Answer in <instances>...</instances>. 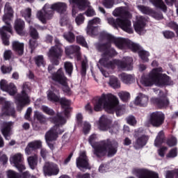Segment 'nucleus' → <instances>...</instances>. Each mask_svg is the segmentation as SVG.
Here are the masks:
<instances>
[{
  "label": "nucleus",
  "mask_w": 178,
  "mask_h": 178,
  "mask_svg": "<svg viewBox=\"0 0 178 178\" xmlns=\"http://www.w3.org/2000/svg\"><path fill=\"white\" fill-rule=\"evenodd\" d=\"M119 78L122 81V83H124V84H127V86L134 83V76H133L131 74L122 73L119 75Z\"/></svg>",
  "instance_id": "31"
},
{
  "label": "nucleus",
  "mask_w": 178,
  "mask_h": 178,
  "mask_svg": "<svg viewBox=\"0 0 178 178\" xmlns=\"http://www.w3.org/2000/svg\"><path fill=\"white\" fill-rule=\"evenodd\" d=\"M165 140V134L163 131H161L158 133V135L154 140V145L155 147H159Z\"/></svg>",
  "instance_id": "40"
},
{
  "label": "nucleus",
  "mask_w": 178,
  "mask_h": 178,
  "mask_svg": "<svg viewBox=\"0 0 178 178\" xmlns=\"http://www.w3.org/2000/svg\"><path fill=\"white\" fill-rule=\"evenodd\" d=\"M133 172L139 178H159L158 173L146 169H134Z\"/></svg>",
  "instance_id": "21"
},
{
  "label": "nucleus",
  "mask_w": 178,
  "mask_h": 178,
  "mask_svg": "<svg viewBox=\"0 0 178 178\" xmlns=\"http://www.w3.org/2000/svg\"><path fill=\"white\" fill-rule=\"evenodd\" d=\"M55 90H49L47 92V98L49 101H52L53 102H59V100L60 99L59 98V96L58 95H56L55 92H54Z\"/></svg>",
  "instance_id": "42"
},
{
  "label": "nucleus",
  "mask_w": 178,
  "mask_h": 178,
  "mask_svg": "<svg viewBox=\"0 0 178 178\" xmlns=\"http://www.w3.org/2000/svg\"><path fill=\"white\" fill-rule=\"evenodd\" d=\"M58 102H60L62 108L64 109V113L65 116H67L70 111H72V108H70V102L65 98H61L59 99Z\"/></svg>",
  "instance_id": "29"
},
{
  "label": "nucleus",
  "mask_w": 178,
  "mask_h": 178,
  "mask_svg": "<svg viewBox=\"0 0 178 178\" xmlns=\"http://www.w3.org/2000/svg\"><path fill=\"white\" fill-rule=\"evenodd\" d=\"M134 27L138 34L145 33V18L141 16L136 17V22L134 23Z\"/></svg>",
  "instance_id": "22"
},
{
  "label": "nucleus",
  "mask_w": 178,
  "mask_h": 178,
  "mask_svg": "<svg viewBox=\"0 0 178 178\" xmlns=\"http://www.w3.org/2000/svg\"><path fill=\"white\" fill-rule=\"evenodd\" d=\"M69 2L70 5H76L79 10H84L88 8L87 10L85 12V15L88 17L95 16V10L90 6L88 0H69Z\"/></svg>",
  "instance_id": "10"
},
{
  "label": "nucleus",
  "mask_w": 178,
  "mask_h": 178,
  "mask_svg": "<svg viewBox=\"0 0 178 178\" xmlns=\"http://www.w3.org/2000/svg\"><path fill=\"white\" fill-rule=\"evenodd\" d=\"M90 130H91V124H90L88 122H85L83 124L84 134H88V133H90Z\"/></svg>",
  "instance_id": "59"
},
{
  "label": "nucleus",
  "mask_w": 178,
  "mask_h": 178,
  "mask_svg": "<svg viewBox=\"0 0 178 178\" xmlns=\"http://www.w3.org/2000/svg\"><path fill=\"white\" fill-rule=\"evenodd\" d=\"M1 70L3 74H7L8 73H10V72H12V67L2 65Z\"/></svg>",
  "instance_id": "60"
},
{
  "label": "nucleus",
  "mask_w": 178,
  "mask_h": 178,
  "mask_svg": "<svg viewBox=\"0 0 178 178\" xmlns=\"http://www.w3.org/2000/svg\"><path fill=\"white\" fill-rule=\"evenodd\" d=\"M22 16L24 17V19L28 22L29 24H31V21L30 19L31 18V8H27L21 11Z\"/></svg>",
  "instance_id": "41"
},
{
  "label": "nucleus",
  "mask_w": 178,
  "mask_h": 178,
  "mask_svg": "<svg viewBox=\"0 0 178 178\" xmlns=\"http://www.w3.org/2000/svg\"><path fill=\"white\" fill-rule=\"evenodd\" d=\"M15 29L19 35H24V21L17 19L15 23Z\"/></svg>",
  "instance_id": "32"
},
{
  "label": "nucleus",
  "mask_w": 178,
  "mask_h": 178,
  "mask_svg": "<svg viewBox=\"0 0 178 178\" xmlns=\"http://www.w3.org/2000/svg\"><path fill=\"white\" fill-rule=\"evenodd\" d=\"M177 156V149H172L168 154L167 158H175Z\"/></svg>",
  "instance_id": "61"
},
{
  "label": "nucleus",
  "mask_w": 178,
  "mask_h": 178,
  "mask_svg": "<svg viewBox=\"0 0 178 178\" xmlns=\"http://www.w3.org/2000/svg\"><path fill=\"white\" fill-rule=\"evenodd\" d=\"M33 119L40 123H47V117H45L41 112L37 111H34Z\"/></svg>",
  "instance_id": "38"
},
{
  "label": "nucleus",
  "mask_w": 178,
  "mask_h": 178,
  "mask_svg": "<svg viewBox=\"0 0 178 178\" xmlns=\"http://www.w3.org/2000/svg\"><path fill=\"white\" fill-rule=\"evenodd\" d=\"M50 8L53 12L56 10L58 13H63V12H66L67 6L65 3H57L50 6Z\"/></svg>",
  "instance_id": "30"
},
{
  "label": "nucleus",
  "mask_w": 178,
  "mask_h": 178,
  "mask_svg": "<svg viewBox=\"0 0 178 178\" xmlns=\"http://www.w3.org/2000/svg\"><path fill=\"white\" fill-rule=\"evenodd\" d=\"M149 2L156 8H159V9H161L163 12H166V5H165V3H163L162 0H149Z\"/></svg>",
  "instance_id": "39"
},
{
  "label": "nucleus",
  "mask_w": 178,
  "mask_h": 178,
  "mask_svg": "<svg viewBox=\"0 0 178 178\" xmlns=\"http://www.w3.org/2000/svg\"><path fill=\"white\" fill-rule=\"evenodd\" d=\"M13 16V10L9 3H6L4 8V15L3 16V22L6 23L7 26H3L0 29V34L1 35V40L4 45H9V36L6 35L5 31L12 33V26H10V20Z\"/></svg>",
  "instance_id": "5"
},
{
  "label": "nucleus",
  "mask_w": 178,
  "mask_h": 178,
  "mask_svg": "<svg viewBox=\"0 0 178 178\" xmlns=\"http://www.w3.org/2000/svg\"><path fill=\"white\" fill-rule=\"evenodd\" d=\"M148 96L139 93L135 99V104L140 106H145L148 104Z\"/></svg>",
  "instance_id": "28"
},
{
  "label": "nucleus",
  "mask_w": 178,
  "mask_h": 178,
  "mask_svg": "<svg viewBox=\"0 0 178 178\" xmlns=\"http://www.w3.org/2000/svg\"><path fill=\"white\" fill-rule=\"evenodd\" d=\"M99 63L102 66L108 69H114L115 66H118L120 69L124 70H133V58L131 57H125L122 59V61L118 60L111 61L103 58L99 60Z\"/></svg>",
  "instance_id": "6"
},
{
  "label": "nucleus",
  "mask_w": 178,
  "mask_h": 178,
  "mask_svg": "<svg viewBox=\"0 0 178 178\" xmlns=\"http://www.w3.org/2000/svg\"><path fill=\"white\" fill-rule=\"evenodd\" d=\"M63 38L66 40L68 42H74L75 37L74 33H72L71 31L65 33L63 34Z\"/></svg>",
  "instance_id": "47"
},
{
  "label": "nucleus",
  "mask_w": 178,
  "mask_h": 178,
  "mask_svg": "<svg viewBox=\"0 0 178 178\" xmlns=\"http://www.w3.org/2000/svg\"><path fill=\"white\" fill-rule=\"evenodd\" d=\"M127 122L128 124H131V126H134V124H136L137 123V121H136V118L134 116H129L127 118Z\"/></svg>",
  "instance_id": "62"
},
{
  "label": "nucleus",
  "mask_w": 178,
  "mask_h": 178,
  "mask_svg": "<svg viewBox=\"0 0 178 178\" xmlns=\"http://www.w3.org/2000/svg\"><path fill=\"white\" fill-rule=\"evenodd\" d=\"M165 120V115H163L161 112H154L150 115V118L149 122L154 126V127H159L162 123H163V120Z\"/></svg>",
  "instance_id": "20"
},
{
  "label": "nucleus",
  "mask_w": 178,
  "mask_h": 178,
  "mask_svg": "<svg viewBox=\"0 0 178 178\" xmlns=\"http://www.w3.org/2000/svg\"><path fill=\"white\" fill-rule=\"evenodd\" d=\"M104 37L105 40H108L110 42H114L120 49H124V48H129L132 51H138L140 49V44L131 42V40L122 38H115L109 33H105Z\"/></svg>",
  "instance_id": "7"
},
{
  "label": "nucleus",
  "mask_w": 178,
  "mask_h": 178,
  "mask_svg": "<svg viewBox=\"0 0 178 178\" xmlns=\"http://www.w3.org/2000/svg\"><path fill=\"white\" fill-rule=\"evenodd\" d=\"M35 62L37 66H42L44 65V56H38L35 58Z\"/></svg>",
  "instance_id": "56"
},
{
  "label": "nucleus",
  "mask_w": 178,
  "mask_h": 178,
  "mask_svg": "<svg viewBox=\"0 0 178 178\" xmlns=\"http://www.w3.org/2000/svg\"><path fill=\"white\" fill-rule=\"evenodd\" d=\"M67 23H69V19H67V17H64L61 18L60 19L61 26H67L69 30L72 31V30H73V25Z\"/></svg>",
  "instance_id": "51"
},
{
  "label": "nucleus",
  "mask_w": 178,
  "mask_h": 178,
  "mask_svg": "<svg viewBox=\"0 0 178 178\" xmlns=\"http://www.w3.org/2000/svg\"><path fill=\"white\" fill-rule=\"evenodd\" d=\"M163 37L165 38H167L168 40L170 38H173V37H175V33L170 31H163Z\"/></svg>",
  "instance_id": "57"
},
{
  "label": "nucleus",
  "mask_w": 178,
  "mask_h": 178,
  "mask_svg": "<svg viewBox=\"0 0 178 178\" xmlns=\"http://www.w3.org/2000/svg\"><path fill=\"white\" fill-rule=\"evenodd\" d=\"M76 166L81 170L88 168V161L87 160V156H86V152H80L79 156L76 159Z\"/></svg>",
  "instance_id": "25"
},
{
  "label": "nucleus",
  "mask_w": 178,
  "mask_h": 178,
  "mask_svg": "<svg viewBox=\"0 0 178 178\" xmlns=\"http://www.w3.org/2000/svg\"><path fill=\"white\" fill-rule=\"evenodd\" d=\"M6 175L8 178H20L19 174L12 170H8Z\"/></svg>",
  "instance_id": "55"
},
{
  "label": "nucleus",
  "mask_w": 178,
  "mask_h": 178,
  "mask_svg": "<svg viewBox=\"0 0 178 178\" xmlns=\"http://www.w3.org/2000/svg\"><path fill=\"white\" fill-rule=\"evenodd\" d=\"M138 8L142 12V13H144L145 15H148V13L151 12L149 8L144 6H138Z\"/></svg>",
  "instance_id": "58"
},
{
  "label": "nucleus",
  "mask_w": 178,
  "mask_h": 178,
  "mask_svg": "<svg viewBox=\"0 0 178 178\" xmlns=\"http://www.w3.org/2000/svg\"><path fill=\"white\" fill-rule=\"evenodd\" d=\"M76 42H78V44H80L81 45H82V47H85V48L88 47V46L87 44V42H86V39L84 38V37H83L81 35H79L76 37Z\"/></svg>",
  "instance_id": "53"
},
{
  "label": "nucleus",
  "mask_w": 178,
  "mask_h": 178,
  "mask_svg": "<svg viewBox=\"0 0 178 178\" xmlns=\"http://www.w3.org/2000/svg\"><path fill=\"white\" fill-rule=\"evenodd\" d=\"M52 80L59 83L63 86V91L65 92L67 95H70V88L67 86V83L66 82V77H65V74L62 71V69H59L56 73L53 74L51 76Z\"/></svg>",
  "instance_id": "12"
},
{
  "label": "nucleus",
  "mask_w": 178,
  "mask_h": 178,
  "mask_svg": "<svg viewBox=\"0 0 178 178\" xmlns=\"http://www.w3.org/2000/svg\"><path fill=\"white\" fill-rule=\"evenodd\" d=\"M86 21V17L84 14L80 13L75 17V23L76 26H81L83 24L84 22Z\"/></svg>",
  "instance_id": "46"
},
{
  "label": "nucleus",
  "mask_w": 178,
  "mask_h": 178,
  "mask_svg": "<svg viewBox=\"0 0 178 178\" xmlns=\"http://www.w3.org/2000/svg\"><path fill=\"white\" fill-rule=\"evenodd\" d=\"M14 124L15 122L12 121L3 123V129H1V133L5 137L6 140H10V131H12V129H13Z\"/></svg>",
  "instance_id": "26"
},
{
  "label": "nucleus",
  "mask_w": 178,
  "mask_h": 178,
  "mask_svg": "<svg viewBox=\"0 0 178 178\" xmlns=\"http://www.w3.org/2000/svg\"><path fill=\"white\" fill-rule=\"evenodd\" d=\"M44 176H56L59 174V167L58 165L51 162H46L43 167Z\"/></svg>",
  "instance_id": "19"
},
{
  "label": "nucleus",
  "mask_w": 178,
  "mask_h": 178,
  "mask_svg": "<svg viewBox=\"0 0 178 178\" xmlns=\"http://www.w3.org/2000/svg\"><path fill=\"white\" fill-rule=\"evenodd\" d=\"M41 111H42L44 113H46V115H49V116H54V115H55V111H54V109L47 106H42L41 107Z\"/></svg>",
  "instance_id": "49"
},
{
  "label": "nucleus",
  "mask_w": 178,
  "mask_h": 178,
  "mask_svg": "<svg viewBox=\"0 0 178 178\" xmlns=\"http://www.w3.org/2000/svg\"><path fill=\"white\" fill-rule=\"evenodd\" d=\"M0 102H3V108L1 109V113L0 116L3 118L5 116H13L15 117V108L12 107L10 102H6L5 98L0 97Z\"/></svg>",
  "instance_id": "18"
},
{
  "label": "nucleus",
  "mask_w": 178,
  "mask_h": 178,
  "mask_svg": "<svg viewBox=\"0 0 178 178\" xmlns=\"http://www.w3.org/2000/svg\"><path fill=\"white\" fill-rule=\"evenodd\" d=\"M163 73L162 67L154 68L146 77H142L140 83L145 87H151L154 84L156 86H172L173 82L170 81V78Z\"/></svg>",
  "instance_id": "2"
},
{
  "label": "nucleus",
  "mask_w": 178,
  "mask_h": 178,
  "mask_svg": "<svg viewBox=\"0 0 178 178\" xmlns=\"http://www.w3.org/2000/svg\"><path fill=\"white\" fill-rule=\"evenodd\" d=\"M99 51H104V56H113L116 55L115 49L111 48V44H103L100 47H98Z\"/></svg>",
  "instance_id": "27"
},
{
  "label": "nucleus",
  "mask_w": 178,
  "mask_h": 178,
  "mask_svg": "<svg viewBox=\"0 0 178 178\" xmlns=\"http://www.w3.org/2000/svg\"><path fill=\"white\" fill-rule=\"evenodd\" d=\"M167 144L169 147H175L177 144V139L176 138H172L167 141Z\"/></svg>",
  "instance_id": "63"
},
{
  "label": "nucleus",
  "mask_w": 178,
  "mask_h": 178,
  "mask_svg": "<svg viewBox=\"0 0 178 178\" xmlns=\"http://www.w3.org/2000/svg\"><path fill=\"white\" fill-rule=\"evenodd\" d=\"M62 54H63V50H62V48L58 45H56L50 48L49 52L47 53V56L49 58L53 65H59V59H60Z\"/></svg>",
  "instance_id": "14"
},
{
  "label": "nucleus",
  "mask_w": 178,
  "mask_h": 178,
  "mask_svg": "<svg viewBox=\"0 0 178 178\" xmlns=\"http://www.w3.org/2000/svg\"><path fill=\"white\" fill-rule=\"evenodd\" d=\"M49 119L51 123H54L56 125L51 127L44 135L46 143H48L55 141L58 138V136L65 131L63 129H59V126H63L66 124V119L62 117V113H58L56 117Z\"/></svg>",
  "instance_id": "4"
},
{
  "label": "nucleus",
  "mask_w": 178,
  "mask_h": 178,
  "mask_svg": "<svg viewBox=\"0 0 178 178\" xmlns=\"http://www.w3.org/2000/svg\"><path fill=\"white\" fill-rule=\"evenodd\" d=\"M24 161V157L22 153H17L13 154L10 157V162L11 165H13L18 169L19 172H23V170H26V166L23 164V161Z\"/></svg>",
  "instance_id": "15"
},
{
  "label": "nucleus",
  "mask_w": 178,
  "mask_h": 178,
  "mask_svg": "<svg viewBox=\"0 0 178 178\" xmlns=\"http://www.w3.org/2000/svg\"><path fill=\"white\" fill-rule=\"evenodd\" d=\"M27 162L29 168L34 170L35 168H37V165H38V156L37 154H34L33 156H30L27 158Z\"/></svg>",
  "instance_id": "35"
},
{
  "label": "nucleus",
  "mask_w": 178,
  "mask_h": 178,
  "mask_svg": "<svg viewBox=\"0 0 178 178\" xmlns=\"http://www.w3.org/2000/svg\"><path fill=\"white\" fill-rule=\"evenodd\" d=\"M29 29L31 37H32L33 40H38V38H40V35H38V32L37 31V30H35V28L33 27V22H31V24H29Z\"/></svg>",
  "instance_id": "43"
},
{
  "label": "nucleus",
  "mask_w": 178,
  "mask_h": 178,
  "mask_svg": "<svg viewBox=\"0 0 178 178\" xmlns=\"http://www.w3.org/2000/svg\"><path fill=\"white\" fill-rule=\"evenodd\" d=\"M118 95L123 102H127L130 99V93L128 92L121 91L118 92Z\"/></svg>",
  "instance_id": "45"
},
{
  "label": "nucleus",
  "mask_w": 178,
  "mask_h": 178,
  "mask_svg": "<svg viewBox=\"0 0 178 178\" xmlns=\"http://www.w3.org/2000/svg\"><path fill=\"white\" fill-rule=\"evenodd\" d=\"M0 162L6 163L8 162V156L3 152H0Z\"/></svg>",
  "instance_id": "64"
},
{
  "label": "nucleus",
  "mask_w": 178,
  "mask_h": 178,
  "mask_svg": "<svg viewBox=\"0 0 178 178\" xmlns=\"http://www.w3.org/2000/svg\"><path fill=\"white\" fill-rule=\"evenodd\" d=\"M109 84L113 88H120V82H119L118 78L115 76H111L110 78Z\"/></svg>",
  "instance_id": "44"
},
{
  "label": "nucleus",
  "mask_w": 178,
  "mask_h": 178,
  "mask_svg": "<svg viewBox=\"0 0 178 178\" xmlns=\"http://www.w3.org/2000/svg\"><path fill=\"white\" fill-rule=\"evenodd\" d=\"M155 94L159 95V99L156 97H152L150 101L152 104H154V105H157L159 108H165L169 105V99H168L165 97H163V92L157 90L154 91Z\"/></svg>",
  "instance_id": "17"
},
{
  "label": "nucleus",
  "mask_w": 178,
  "mask_h": 178,
  "mask_svg": "<svg viewBox=\"0 0 178 178\" xmlns=\"http://www.w3.org/2000/svg\"><path fill=\"white\" fill-rule=\"evenodd\" d=\"M133 52H138L139 56L143 62H148V57L149 56V53L148 51L141 49V46L139 45V49L136 51H133Z\"/></svg>",
  "instance_id": "36"
},
{
  "label": "nucleus",
  "mask_w": 178,
  "mask_h": 178,
  "mask_svg": "<svg viewBox=\"0 0 178 178\" xmlns=\"http://www.w3.org/2000/svg\"><path fill=\"white\" fill-rule=\"evenodd\" d=\"M113 16H115V17L120 16V17L122 18L121 20H129V19H131V14L129 13L127 8L123 7H119L116 8L113 12Z\"/></svg>",
  "instance_id": "24"
},
{
  "label": "nucleus",
  "mask_w": 178,
  "mask_h": 178,
  "mask_svg": "<svg viewBox=\"0 0 178 178\" xmlns=\"http://www.w3.org/2000/svg\"><path fill=\"white\" fill-rule=\"evenodd\" d=\"M178 178V170H175L172 171H167L165 174V178Z\"/></svg>",
  "instance_id": "54"
},
{
  "label": "nucleus",
  "mask_w": 178,
  "mask_h": 178,
  "mask_svg": "<svg viewBox=\"0 0 178 178\" xmlns=\"http://www.w3.org/2000/svg\"><path fill=\"white\" fill-rule=\"evenodd\" d=\"M0 88L2 91H6L10 95H15L17 92V88L14 83L8 85V82L5 79L0 81Z\"/></svg>",
  "instance_id": "23"
},
{
  "label": "nucleus",
  "mask_w": 178,
  "mask_h": 178,
  "mask_svg": "<svg viewBox=\"0 0 178 178\" xmlns=\"http://www.w3.org/2000/svg\"><path fill=\"white\" fill-rule=\"evenodd\" d=\"M54 12L51 10V5L45 4L42 10H38L36 13V17L42 23H47V20L52 19Z\"/></svg>",
  "instance_id": "13"
},
{
  "label": "nucleus",
  "mask_w": 178,
  "mask_h": 178,
  "mask_svg": "<svg viewBox=\"0 0 178 178\" xmlns=\"http://www.w3.org/2000/svg\"><path fill=\"white\" fill-rule=\"evenodd\" d=\"M95 140H97V135L92 134L90 136L88 141L94 149V155L97 156V158L104 156L106 154L108 156H113L118 152V143H115L113 146L108 140L95 143Z\"/></svg>",
  "instance_id": "3"
},
{
  "label": "nucleus",
  "mask_w": 178,
  "mask_h": 178,
  "mask_svg": "<svg viewBox=\"0 0 178 178\" xmlns=\"http://www.w3.org/2000/svg\"><path fill=\"white\" fill-rule=\"evenodd\" d=\"M13 49L15 51L18 55H23L24 52V43L19 41H14L12 43Z\"/></svg>",
  "instance_id": "33"
},
{
  "label": "nucleus",
  "mask_w": 178,
  "mask_h": 178,
  "mask_svg": "<svg viewBox=\"0 0 178 178\" xmlns=\"http://www.w3.org/2000/svg\"><path fill=\"white\" fill-rule=\"evenodd\" d=\"M107 22L110 26L113 27H120L122 30L126 31L129 34H132L133 29H131V22L129 19H122L118 18L117 19H113V17L107 18Z\"/></svg>",
  "instance_id": "9"
},
{
  "label": "nucleus",
  "mask_w": 178,
  "mask_h": 178,
  "mask_svg": "<svg viewBox=\"0 0 178 178\" xmlns=\"http://www.w3.org/2000/svg\"><path fill=\"white\" fill-rule=\"evenodd\" d=\"M79 51H80V47L77 45H71L65 47V54L68 56H70V55H73V54L79 52Z\"/></svg>",
  "instance_id": "37"
},
{
  "label": "nucleus",
  "mask_w": 178,
  "mask_h": 178,
  "mask_svg": "<svg viewBox=\"0 0 178 178\" xmlns=\"http://www.w3.org/2000/svg\"><path fill=\"white\" fill-rule=\"evenodd\" d=\"M87 67H88V64L87 61V58L82 61L81 63V73L82 76H86V73H87Z\"/></svg>",
  "instance_id": "52"
},
{
  "label": "nucleus",
  "mask_w": 178,
  "mask_h": 178,
  "mask_svg": "<svg viewBox=\"0 0 178 178\" xmlns=\"http://www.w3.org/2000/svg\"><path fill=\"white\" fill-rule=\"evenodd\" d=\"M147 141H148V136H142L137 138L136 143H134V147L136 149H140V148H143L145 144H147Z\"/></svg>",
  "instance_id": "34"
},
{
  "label": "nucleus",
  "mask_w": 178,
  "mask_h": 178,
  "mask_svg": "<svg viewBox=\"0 0 178 178\" xmlns=\"http://www.w3.org/2000/svg\"><path fill=\"white\" fill-rule=\"evenodd\" d=\"M98 24H101V19L99 17H95L88 22V25L86 27V33L88 35H91L92 37L94 35H97L99 31L97 26Z\"/></svg>",
  "instance_id": "16"
},
{
  "label": "nucleus",
  "mask_w": 178,
  "mask_h": 178,
  "mask_svg": "<svg viewBox=\"0 0 178 178\" xmlns=\"http://www.w3.org/2000/svg\"><path fill=\"white\" fill-rule=\"evenodd\" d=\"M64 67L65 72L69 74V76H72V73L73 72V65L72 63L67 61L64 63Z\"/></svg>",
  "instance_id": "48"
},
{
  "label": "nucleus",
  "mask_w": 178,
  "mask_h": 178,
  "mask_svg": "<svg viewBox=\"0 0 178 178\" xmlns=\"http://www.w3.org/2000/svg\"><path fill=\"white\" fill-rule=\"evenodd\" d=\"M99 129L102 131H106L108 130L111 134H116L119 131V124L118 123L114 124L111 127H109V121L105 115H102L99 121Z\"/></svg>",
  "instance_id": "11"
},
{
  "label": "nucleus",
  "mask_w": 178,
  "mask_h": 178,
  "mask_svg": "<svg viewBox=\"0 0 178 178\" xmlns=\"http://www.w3.org/2000/svg\"><path fill=\"white\" fill-rule=\"evenodd\" d=\"M29 144L31 146L32 149H38L42 147V142H41V140H34Z\"/></svg>",
  "instance_id": "50"
},
{
  "label": "nucleus",
  "mask_w": 178,
  "mask_h": 178,
  "mask_svg": "<svg viewBox=\"0 0 178 178\" xmlns=\"http://www.w3.org/2000/svg\"><path fill=\"white\" fill-rule=\"evenodd\" d=\"M29 92H30V84L29 83H25L22 86L21 94L17 95L15 97V104L18 111H21V109H23L26 105L30 104Z\"/></svg>",
  "instance_id": "8"
},
{
  "label": "nucleus",
  "mask_w": 178,
  "mask_h": 178,
  "mask_svg": "<svg viewBox=\"0 0 178 178\" xmlns=\"http://www.w3.org/2000/svg\"><path fill=\"white\" fill-rule=\"evenodd\" d=\"M102 108L106 111H115L117 116L124 113V106H119V99L112 94H102L94 103V110L96 112H99Z\"/></svg>",
  "instance_id": "1"
}]
</instances>
